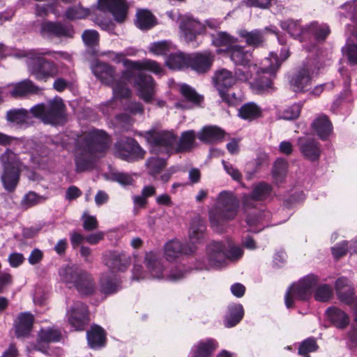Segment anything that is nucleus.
<instances>
[{"instance_id":"38","label":"nucleus","mask_w":357,"mask_h":357,"mask_svg":"<svg viewBox=\"0 0 357 357\" xmlns=\"http://www.w3.org/2000/svg\"><path fill=\"white\" fill-rule=\"evenodd\" d=\"M135 24L142 30L150 29L156 24V19L149 10H138L136 13Z\"/></svg>"},{"instance_id":"14","label":"nucleus","mask_w":357,"mask_h":357,"mask_svg":"<svg viewBox=\"0 0 357 357\" xmlns=\"http://www.w3.org/2000/svg\"><path fill=\"white\" fill-rule=\"evenodd\" d=\"M252 78V73L236 69L235 75L227 69L217 70L214 75L213 81L220 96H224V91L236 84V80L247 82Z\"/></svg>"},{"instance_id":"10","label":"nucleus","mask_w":357,"mask_h":357,"mask_svg":"<svg viewBox=\"0 0 357 357\" xmlns=\"http://www.w3.org/2000/svg\"><path fill=\"white\" fill-rule=\"evenodd\" d=\"M65 105L61 98L50 100L47 105L38 104L31 108V113L46 124H57L64 117Z\"/></svg>"},{"instance_id":"27","label":"nucleus","mask_w":357,"mask_h":357,"mask_svg":"<svg viewBox=\"0 0 357 357\" xmlns=\"http://www.w3.org/2000/svg\"><path fill=\"white\" fill-rule=\"evenodd\" d=\"M190 62L189 66L192 70L197 73H204L207 72L213 62V56L211 52H205L190 54Z\"/></svg>"},{"instance_id":"30","label":"nucleus","mask_w":357,"mask_h":357,"mask_svg":"<svg viewBox=\"0 0 357 357\" xmlns=\"http://www.w3.org/2000/svg\"><path fill=\"white\" fill-rule=\"evenodd\" d=\"M335 289L339 300L346 305H351L353 296L354 288L350 281L344 277L338 278L335 284Z\"/></svg>"},{"instance_id":"59","label":"nucleus","mask_w":357,"mask_h":357,"mask_svg":"<svg viewBox=\"0 0 357 357\" xmlns=\"http://www.w3.org/2000/svg\"><path fill=\"white\" fill-rule=\"evenodd\" d=\"M343 50L349 62L353 64H357V45L348 44L344 47Z\"/></svg>"},{"instance_id":"31","label":"nucleus","mask_w":357,"mask_h":357,"mask_svg":"<svg viewBox=\"0 0 357 357\" xmlns=\"http://www.w3.org/2000/svg\"><path fill=\"white\" fill-rule=\"evenodd\" d=\"M112 60L116 63H122L126 70L123 73L121 79L126 80L128 82H132V77L135 76V73L132 71V67L129 65L128 62H135L126 58V55H135V52L130 50H126L124 52L116 53L114 52H109Z\"/></svg>"},{"instance_id":"40","label":"nucleus","mask_w":357,"mask_h":357,"mask_svg":"<svg viewBox=\"0 0 357 357\" xmlns=\"http://www.w3.org/2000/svg\"><path fill=\"white\" fill-rule=\"evenodd\" d=\"M244 310L240 304H234L229 307L228 313L225 319V326L231 328L236 326L243 319Z\"/></svg>"},{"instance_id":"15","label":"nucleus","mask_w":357,"mask_h":357,"mask_svg":"<svg viewBox=\"0 0 357 357\" xmlns=\"http://www.w3.org/2000/svg\"><path fill=\"white\" fill-rule=\"evenodd\" d=\"M153 151L169 153L176 143V137L171 131L151 130L144 134Z\"/></svg>"},{"instance_id":"39","label":"nucleus","mask_w":357,"mask_h":357,"mask_svg":"<svg viewBox=\"0 0 357 357\" xmlns=\"http://www.w3.org/2000/svg\"><path fill=\"white\" fill-rule=\"evenodd\" d=\"M89 345L91 348H98L102 347L105 340V333L104 330L97 326H92L90 331L86 334Z\"/></svg>"},{"instance_id":"64","label":"nucleus","mask_w":357,"mask_h":357,"mask_svg":"<svg viewBox=\"0 0 357 357\" xmlns=\"http://www.w3.org/2000/svg\"><path fill=\"white\" fill-rule=\"evenodd\" d=\"M54 11V8L53 4H43V5H37L36 13L38 16H45L47 15L49 13H53Z\"/></svg>"},{"instance_id":"33","label":"nucleus","mask_w":357,"mask_h":357,"mask_svg":"<svg viewBox=\"0 0 357 357\" xmlns=\"http://www.w3.org/2000/svg\"><path fill=\"white\" fill-rule=\"evenodd\" d=\"M312 128L321 139H326L332 132V124L326 115H320L312 123Z\"/></svg>"},{"instance_id":"26","label":"nucleus","mask_w":357,"mask_h":357,"mask_svg":"<svg viewBox=\"0 0 357 357\" xmlns=\"http://www.w3.org/2000/svg\"><path fill=\"white\" fill-rule=\"evenodd\" d=\"M218 348V342L213 338L201 340L191 348L190 357H211Z\"/></svg>"},{"instance_id":"8","label":"nucleus","mask_w":357,"mask_h":357,"mask_svg":"<svg viewBox=\"0 0 357 357\" xmlns=\"http://www.w3.org/2000/svg\"><path fill=\"white\" fill-rule=\"evenodd\" d=\"M280 56L281 60L278 59L276 54L271 52L268 57L261 61L259 67L257 66V68L252 70V73L255 72L256 74L252 85L258 92L268 91L272 88L273 79L275 77L277 70L282 62L289 56L288 50L282 49Z\"/></svg>"},{"instance_id":"41","label":"nucleus","mask_w":357,"mask_h":357,"mask_svg":"<svg viewBox=\"0 0 357 357\" xmlns=\"http://www.w3.org/2000/svg\"><path fill=\"white\" fill-rule=\"evenodd\" d=\"M189 62H190V54H185L181 52L172 54L166 60L167 66L174 70L188 68Z\"/></svg>"},{"instance_id":"46","label":"nucleus","mask_w":357,"mask_h":357,"mask_svg":"<svg viewBox=\"0 0 357 357\" xmlns=\"http://www.w3.org/2000/svg\"><path fill=\"white\" fill-rule=\"evenodd\" d=\"M179 91L186 100L194 105H199L204 100L202 96L198 94L193 88L186 84L180 85Z\"/></svg>"},{"instance_id":"20","label":"nucleus","mask_w":357,"mask_h":357,"mask_svg":"<svg viewBox=\"0 0 357 357\" xmlns=\"http://www.w3.org/2000/svg\"><path fill=\"white\" fill-rule=\"evenodd\" d=\"M229 54L231 60L236 66H242L243 71H250L257 68V64L252 62V52L246 50L243 46L234 45L229 47Z\"/></svg>"},{"instance_id":"44","label":"nucleus","mask_w":357,"mask_h":357,"mask_svg":"<svg viewBox=\"0 0 357 357\" xmlns=\"http://www.w3.org/2000/svg\"><path fill=\"white\" fill-rule=\"evenodd\" d=\"M196 134L194 130H188L182 133L177 144V151H187L195 147Z\"/></svg>"},{"instance_id":"37","label":"nucleus","mask_w":357,"mask_h":357,"mask_svg":"<svg viewBox=\"0 0 357 357\" xmlns=\"http://www.w3.org/2000/svg\"><path fill=\"white\" fill-rule=\"evenodd\" d=\"M289 164L284 158H278L273 165L271 175L275 184L282 183L286 178Z\"/></svg>"},{"instance_id":"19","label":"nucleus","mask_w":357,"mask_h":357,"mask_svg":"<svg viewBox=\"0 0 357 357\" xmlns=\"http://www.w3.org/2000/svg\"><path fill=\"white\" fill-rule=\"evenodd\" d=\"M255 203L243 202L242 208L249 230L252 232H258L265 227L263 222L266 218V213L260 206H257Z\"/></svg>"},{"instance_id":"61","label":"nucleus","mask_w":357,"mask_h":357,"mask_svg":"<svg viewBox=\"0 0 357 357\" xmlns=\"http://www.w3.org/2000/svg\"><path fill=\"white\" fill-rule=\"evenodd\" d=\"M222 163L224 169L227 173L229 174L234 180L240 181L242 178L241 172L232 165L227 164L225 161H222Z\"/></svg>"},{"instance_id":"32","label":"nucleus","mask_w":357,"mask_h":357,"mask_svg":"<svg viewBox=\"0 0 357 357\" xmlns=\"http://www.w3.org/2000/svg\"><path fill=\"white\" fill-rule=\"evenodd\" d=\"M40 91V88L36 85L31 80L24 79L13 86V89L10 91V95L13 97L18 98L29 94H37Z\"/></svg>"},{"instance_id":"45","label":"nucleus","mask_w":357,"mask_h":357,"mask_svg":"<svg viewBox=\"0 0 357 357\" xmlns=\"http://www.w3.org/2000/svg\"><path fill=\"white\" fill-rule=\"evenodd\" d=\"M238 115L243 119L252 121L261 115V109L255 103L248 102L241 106Z\"/></svg>"},{"instance_id":"51","label":"nucleus","mask_w":357,"mask_h":357,"mask_svg":"<svg viewBox=\"0 0 357 357\" xmlns=\"http://www.w3.org/2000/svg\"><path fill=\"white\" fill-rule=\"evenodd\" d=\"M318 349V345L314 338H307L299 345L298 354L303 357H310L308 354L314 352Z\"/></svg>"},{"instance_id":"7","label":"nucleus","mask_w":357,"mask_h":357,"mask_svg":"<svg viewBox=\"0 0 357 357\" xmlns=\"http://www.w3.org/2000/svg\"><path fill=\"white\" fill-rule=\"evenodd\" d=\"M205 230L204 221L199 216L195 217L191 222L188 232L189 239L192 245H183L177 239L168 241L164 246V255L166 259L174 261L183 255L193 253L196 250L195 244L202 241Z\"/></svg>"},{"instance_id":"5","label":"nucleus","mask_w":357,"mask_h":357,"mask_svg":"<svg viewBox=\"0 0 357 357\" xmlns=\"http://www.w3.org/2000/svg\"><path fill=\"white\" fill-rule=\"evenodd\" d=\"M243 255V249L230 241H212L206 245V255L200 268H218L223 266L226 260L237 261Z\"/></svg>"},{"instance_id":"58","label":"nucleus","mask_w":357,"mask_h":357,"mask_svg":"<svg viewBox=\"0 0 357 357\" xmlns=\"http://www.w3.org/2000/svg\"><path fill=\"white\" fill-rule=\"evenodd\" d=\"M111 179L122 185H131L133 178L131 175L123 172H114L111 174Z\"/></svg>"},{"instance_id":"12","label":"nucleus","mask_w":357,"mask_h":357,"mask_svg":"<svg viewBox=\"0 0 357 357\" xmlns=\"http://www.w3.org/2000/svg\"><path fill=\"white\" fill-rule=\"evenodd\" d=\"M94 75L106 84L111 85L116 98H126L130 94V90L126 86V80L116 81L114 68L105 63H99L93 68Z\"/></svg>"},{"instance_id":"53","label":"nucleus","mask_w":357,"mask_h":357,"mask_svg":"<svg viewBox=\"0 0 357 357\" xmlns=\"http://www.w3.org/2000/svg\"><path fill=\"white\" fill-rule=\"evenodd\" d=\"M146 165L149 173L152 176H155L166 166V161L162 158L153 157L146 162Z\"/></svg>"},{"instance_id":"25","label":"nucleus","mask_w":357,"mask_h":357,"mask_svg":"<svg viewBox=\"0 0 357 357\" xmlns=\"http://www.w3.org/2000/svg\"><path fill=\"white\" fill-rule=\"evenodd\" d=\"M61 337V331L55 327L43 328L38 333L37 343L33 349L47 353L48 344L59 342Z\"/></svg>"},{"instance_id":"13","label":"nucleus","mask_w":357,"mask_h":357,"mask_svg":"<svg viewBox=\"0 0 357 357\" xmlns=\"http://www.w3.org/2000/svg\"><path fill=\"white\" fill-rule=\"evenodd\" d=\"M3 165V173L1 181L6 190L12 191L17 185L19 180L20 162L15 153L7 150L1 156Z\"/></svg>"},{"instance_id":"34","label":"nucleus","mask_w":357,"mask_h":357,"mask_svg":"<svg viewBox=\"0 0 357 357\" xmlns=\"http://www.w3.org/2000/svg\"><path fill=\"white\" fill-rule=\"evenodd\" d=\"M33 316L29 312H22L15 323V333L17 337L28 335L32 328Z\"/></svg>"},{"instance_id":"2","label":"nucleus","mask_w":357,"mask_h":357,"mask_svg":"<svg viewBox=\"0 0 357 357\" xmlns=\"http://www.w3.org/2000/svg\"><path fill=\"white\" fill-rule=\"evenodd\" d=\"M135 261L132 269V280L139 281L141 280L151 278L168 281H177L182 279L185 272L178 268L167 270L161 262L160 255L150 251L145 254L144 263L146 270L138 263L137 257L134 255Z\"/></svg>"},{"instance_id":"42","label":"nucleus","mask_w":357,"mask_h":357,"mask_svg":"<svg viewBox=\"0 0 357 357\" xmlns=\"http://www.w3.org/2000/svg\"><path fill=\"white\" fill-rule=\"evenodd\" d=\"M335 258H340L347 252L350 254L357 253V238L351 241H344L331 248Z\"/></svg>"},{"instance_id":"1","label":"nucleus","mask_w":357,"mask_h":357,"mask_svg":"<svg viewBox=\"0 0 357 357\" xmlns=\"http://www.w3.org/2000/svg\"><path fill=\"white\" fill-rule=\"evenodd\" d=\"M110 144V137L102 130L93 128L84 132L77 141V146L80 151L75 159L77 171L84 172L91 169L93 157L106 152Z\"/></svg>"},{"instance_id":"3","label":"nucleus","mask_w":357,"mask_h":357,"mask_svg":"<svg viewBox=\"0 0 357 357\" xmlns=\"http://www.w3.org/2000/svg\"><path fill=\"white\" fill-rule=\"evenodd\" d=\"M127 63L132 67V71L135 74V76L132 77V82L137 87L139 97L145 102L150 103L156 93V83L151 75L139 71L144 70L155 75H162L164 69L155 61L148 59L135 61V62L127 61Z\"/></svg>"},{"instance_id":"21","label":"nucleus","mask_w":357,"mask_h":357,"mask_svg":"<svg viewBox=\"0 0 357 357\" xmlns=\"http://www.w3.org/2000/svg\"><path fill=\"white\" fill-rule=\"evenodd\" d=\"M297 145L301 155L307 160L315 162L319 160L321 155V144L310 136L300 137L297 139Z\"/></svg>"},{"instance_id":"9","label":"nucleus","mask_w":357,"mask_h":357,"mask_svg":"<svg viewBox=\"0 0 357 357\" xmlns=\"http://www.w3.org/2000/svg\"><path fill=\"white\" fill-rule=\"evenodd\" d=\"M60 278L68 284H71L83 295L93 292L95 283L91 275L75 266H67L59 269Z\"/></svg>"},{"instance_id":"57","label":"nucleus","mask_w":357,"mask_h":357,"mask_svg":"<svg viewBox=\"0 0 357 357\" xmlns=\"http://www.w3.org/2000/svg\"><path fill=\"white\" fill-rule=\"evenodd\" d=\"M238 41L237 38L231 36L225 32L218 33L216 38L214 40V43L218 46H229V47L233 44Z\"/></svg>"},{"instance_id":"48","label":"nucleus","mask_w":357,"mask_h":357,"mask_svg":"<svg viewBox=\"0 0 357 357\" xmlns=\"http://www.w3.org/2000/svg\"><path fill=\"white\" fill-rule=\"evenodd\" d=\"M281 26L294 38H298L307 33V27L302 28L298 22L289 20L281 22Z\"/></svg>"},{"instance_id":"36","label":"nucleus","mask_w":357,"mask_h":357,"mask_svg":"<svg viewBox=\"0 0 357 357\" xmlns=\"http://www.w3.org/2000/svg\"><path fill=\"white\" fill-rule=\"evenodd\" d=\"M225 137V132L216 126H206L198 133V139L204 143H212L221 140Z\"/></svg>"},{"instance_id":"11","label":"nucleus","mask_w":357,"mask_h":357,"mask_svg":"<svg viewBox=\"0 0 357 357\" xmlns=\"http://www.w3.org/2000/svg\"><path fill=\"white\" fill-rule=\"evenodd\" d=\"M318 277L307 275L297 283L292 284L285 295V305L287 308L293 307L295 300L304 301L308 299L318 283Z\"/></svg>"},{"instance_id":"56","label":"nucleus","mask_w":357,"mask_h":357,"mask_svg":"<svg viewBox=\"0 0 357 357\" xmlns=\"http://www.w3.org/2000/svg\"><path fill=\"white\" fill-rule=\"evenodd\" d=\"M84 44L89 47H94L98 45L99 34L96 30H85L82 35Z\"/></svg>"},{"instance_id":"52","label":"nucleus","mask_w":357,"mask_h":357,"mask_svg":"<svg viewBox=\"0 0 357 357\" xmlns=\"http://www.w3.org/2000/svg\"><path fill=\"white\" fill-rule=\"evenodd\" d=\"M272 192V187L270 184L264 182L255 185L252 190L253 199H261L269 197Z\"/></svg>"},{"instance_id":"54","label":"nucleus","mask_w":357,"mask_h":357,"mask_svg":"<svg viewBox=\"0 0 357 357\" xmlns=\"http://www.w3.org/2000/svg\"><path fill=\"white\" fill-rule=\"evenodd\" d=\"M90 10L81 6L69 8L66 12V17L71 20L83 19L89 15Z\"/></svg>"},{"instance_id":"43","label":"nucleus","mask_w":357,"mask_h":357,"mask_svg":"<svg viewBox=\"0 0 357 357\" xmlns=\"http://www.w3.org/2000/svg\"><path fill=\"white\" fill-rule=\"evenodd\" d=\"M8 121L17 126L28 125L29 114L24 109H10L6 113Z\"/></svg>"},{"instance_id":"62","label":"nucleus","mask_w":357,"mask_h":357,"mask_svg":"<svg viewBox=\"0 0 357 357\" xmlns=\"http://www.w3.org/2000/svg\"><path fill=\"white\" fill-rule=\"evenodd\" d=\"M24 260V256L21 253L13 252L8 257V261L10 266L13 268L20 266Z\"/></svg>"},{"instance_id":"49","label":"nucleus","mask_w":357,"mask_h":357,"mask_svg":"<svg viewBox=\"0 0 357 357\" xmlns=\"http://www.w3.org/2000/svg\"><path fill=\"white\" fill-rule=\"evenodd\" d=\"M307 31L312 34L317 40H323L329 34L330 30L326 24L319 25L316 22H312L307 26Z\"/></svg>"},{"instance_id":"4","label":"nucleus","mask_w":357,"mask_h":357,"mask_svg":"<svg viewBox=\"0 0 357 357\" xmlns=\"http://www.w3.org/2000/svg\"><path fill=\"white\" fill-rule=\"evenodd\" d=\"M63 54L61 52H55L47 49H36L28 51L25 56L27 58L26 65L29 74L38 81L47 82L55 77L59 73V67L54 61L47 60L45 56L55 59Z\"/></svg>"},{"instance_id":"47","label":"nucleus","mask_w":357,"mask_h":357,"mask_svg":"<svg viewBox=\"0 0 357 357\" xmlns=\"http://www.w3.org/2000/svg\"><path fill=\"white\" fill-rule=\"evenodd\" d=\"M333 295V287L328 284H317L314 289V299L319 302L328 301Z\"/></svg>"},{"instance_id":"63","label":"nucleus","mask_w":357,"mask_h":357,"mask_svg":"<svg viewBox=\"0 0 357 357\" xmlns=\"http://www.w3.org/2000/svg\"><path fill=\"white\" fill-rule=\"evenodd\" d=\"M12 283V276L7 272L0 273V293Z\"/></svg>"},{"instance_id":"17","label":"nucleus","mask_w":357,"mask_h":357,"mask_svg":"<svg viewBox=\"0 0 357 357\" xmlns=\"http://www.w3.org/2000/svg\"><path fill=\"white\" fill-rule=\"evenodd\" d=\"M66 319L69 325L75 331L84 330L89 321L87 306L79 301L68 305Z\"/></svg>"},{"instance_id":"29","label":"nucleus","mask_w":357,"mask_h":357,"mask_svg":"<svg viewBox=\"0 0 357 357\" xmlns=\"http://www.w3.org/2000/svg\"><path fill=\"white\" fill-rule=\"evenodd\" d=\"M311 69L304 67L295 74L291 79V87L295 92L307 91L311 84Z\"/></svg>"},{"instance_id":"35","label":"nucleus","mask_w":357,"mask_h":357,"mask_svg":"<svg viewBox=\"0 0 357 357\" xmlns=\"http://www.w3.org/2000/svg\"><path fill=\"white\" fill-rule=\"evenodd\" d=\"M326 314L331 323L337 328H345L349 323L348 314L338 307H328L326 311Z\"/></svg>"},{"instance_id":"24","label":"nucleus","mask_w":357,"mask_h":357,"mask_svg":"<svg viewBox=\"0 0 357 357\" xmlns=\"http://www.w3.org/2000/svg\"><path fill=\"white\" fill-rule=\"evenodd\" d=\"M98 8L111 13L119 22H123L127 15L126 0H98Z\"/></svg>"},{"instance_id":"6","label":"nucleus","mask_w":357,"mask_h":357,"mask_svg":"<svg viewBox=\"0 0 357 357\" xmlns=\"http://www.w3.org/2000/svg\"><path fill=\"white\" fill-rule=\"evenodd\" d=\"M131 263L130 257L124 252H109L105 257V264L108 271L100 278V287L103 293L109 294L116 292L119 287V273L125 272Z\"/></svg>"},{"instance_id":"50","label":"nucleus","mask_w":357,"mask_h":357,"mask_svg":"<svg viewBox=\"0 0 357 357\" xmlns=\"http://www.w3.org/2000/svg\"><path fill=\"white\" fill-rule=\"evenodd\" d=\"M172 48V43L167 40L154 42L150 44L149 51L155 55H166Z\"/></svg>"},{"instance_id":"28","label":"nucleus","mask_w":357,"mask_h":357,"mask_svg":"<svg viewBox=\"0 0 357 357\" xmlns=\"http://www.w3.org/2000/svg\"><path fill=\"white\" fill-rule=\"evenodd\" d=\"M40 33L44 36L73 37V30L70 26L60 23L45 22L41 24Z\"/></svg>"},{"instance_id":"23","label":"nucleus","mask_w":357,"mask_h":357,"mask_svg":"<svg viewBox=\"0 0 357 357\" xmlns=\"http://www.w3.org/2000/svg\"><path fill=\"white\" fill-rule=\"evenodd\" d=\"M269 32L277 35L276 29L273 26L266 27L264 29H253L250 31L246 29L238 31L239 36L244 39L245 43L254 48L264 45L266 41V35Z\"/></svg>"},{"instance_id":"55","label":"nucleus","mask_w":357,"mask_h":357,"mask_svg":"<svg viewBox=\"0 0 357 357\" xmlns=\"http://www.w3.org/2000/svg\"><path fill=\"white\" fill-rule=\"evenodd\" d=\"M302 107L303 104L301 102L288 106L282 112L280 117L285 120L296 119L300 116Z\"/></svg>"},{"instance_id":"18","label":"nucleus","mask_w":357,"mask_h":357,"mask_svg":"<svg viewBox=\"0 0 357 357\" xmlns=\"http://www.w3.org/2000/svg\"><path fill=\"white\" fill-rule=\"evenodd\" d=\"M220 204L211 208L209 211V219L213 227L216 229L222 225L225 220L232 219L235 217L238 207V202H218Z\"/></svg>"},{"instance_id":"16","label":"nucleus","mask_w":357,"mask_h":357,"mask_svg":"<svg viewBox=\"0 0 357 357\" xmlns=\"http://www.w3.org/2000/svg\"><path fill=\"white\" fill-rule=\"evenodd\" d=\"M114 151L118 157L128 162L142 159L145 154L137 141L128 137L119 140L114 145Z\"/></svg>"},{"instance_id":"60","label":"nucleus","mask_w":357,"mask_h":357,"mask_svg":"<svg viewBox=\"0 0 357 357\" xmlns=\"http://www.w3.org/2000/svg\"><path fill=\"white\" fill-rule=\"evenodd\" d=\"M83 227L85 230L91 231L98 227V222L96 217L89 215L86 212L82 215Z\"/></svg>"},{"instance_id":"22","label":"nucleus","mask_w":357,"mask_h":357,"mask_svg":"<svg viewBox=\"0 0 357 357\" xmlns=\"http://www.w3.org/2000/svg\"><path fill=\"white\" fill-rule=\"evenodd\" d=\"M181 36L186 43H193L197 35L205 31V25L192 17L185 15L179 25Z\"/></svg>"}]
</instances>
